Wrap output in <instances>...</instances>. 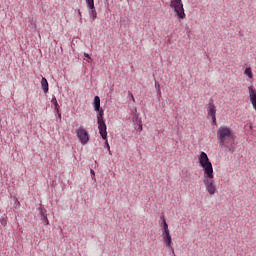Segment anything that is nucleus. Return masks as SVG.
<instances>
[{"label":"nucleus","mask_w":256,"mask_h":256,"mask_svg":"<svg viewBox=\"0 0 256 256\" xmlns=\"http://www.w3.org/2000/svg\"><path fill=\"white\" fill-rule=\"evenodd\" d=\"M198 161L200 164V167H202L204 171V179L203 183L206 187V190L208 191L209 195H215V191H217V188L215 187V184L213 182L209 181V179H213L215 176L213 175V164L209 160V156H207V153L201 152L198 156Z\"/></svg>","instance_id":"1"},{"label":"nucleus","mask_w":256,"mask_h":256,"mask_svg":"<svg viewBox=\"0 0 256 256\" xmlns=\"http://www.w3.org/2000/svg\"><path fill=\"white\" fill-rule=\"evenodd\" d=\"M94 111L97 113V124L99 129V134L101 138L105 141L104 145H106L109 153H111V146H109V141L107 140V124H105V110L101 108V98L99 96H95L93 100Z\"/></svg>","instance_id":"2"},{"label":"nucleus","mask_w":256,"mask_h":256,"mask_svg":"<svg viewBox=\"0 0 256 256\" xmlns=\"http://www.w3.org/2000/svg\"><path fill=\"white\" fill-rule=\"evenodd\" d=\"M235 137L236 136L233 133V130H231V128H229L227 126H221L217 130V139H218L221 147H223V145H225V141H227V139H232L233 141H235Z\"/></svg>","instance_id":"3"},{"label":"nucleus","mask_w":256,"mask_h":256,"mask_svg":"<svg viewBox=\"0 0 256 256\" xmlns=\"http://www.w3.org/2000/svg\"><path fill=\"white\" fill-rule=\"evenodd\" d=\"M171 9L174 10V13H176V17L178 19H185V8H183V1L182 2H170Z\"/></svg>","instance_id":"4"},{"label":"nucleus","mask_w":256,"mask_h":256,"mask_svg":"<svg viewBox=\"0 0 256 256\" xmlns=\"http://www.w3.org/2000/svg\"><path fill=\"white\" fill-rule=\"evenodd\" d=\"M76 135L82 145H87V143H89V132H87L85 128L83 127L78 128L76 130Z\"/></svg>","instance_id":"5"},{"label":"nucleus","mask_w":256,"mask_h":256,"mask_svg":"<svg viewBox=\"0 0 256 256\" xmlns=\"http://www.w3.org/2000/svg\"><path fill=\"white\" fill-rule=\"evenodd\" d=\"M163 242L166 247L171 248L172 253H175V249L171 247L173 245V239L171 238V232L168 230L166 232H162Z\"/></svg>","instance_id":"6"},{"label":"nucleus","mask_w":256,"mask_h":256,"mask_svg":"<svg viewBox=\"0 0 256 256\" xmlns=\"http://www.w3.org/2000/svg\"><path fill=\"white\" fill-rule=\"evenodd\" d=\"M132 121L135 125L136 131H143V121H141V118H139V114H134Z\"/></svg>","instance_id":"7"},{"label":"nucleus","mask_w":256,"mask_h":256,"mask_svg":"<svg viewBox=\"0 0 256 256\" xmlns=\"http://www.w3.org/2000/svg\"><path fill=\"white\" fill-rule=\"evenodd\" d=\"M207 113H208L209 117H211V118L217 117V107L215 106L213 101L209 102L208 108H207Z\"/></svg>","instance_id":"8"},{"label":"nucleus","mask_w":256,"mask_h":256,"mask_svg":"<svg viewBox=\"0 0 256 256\" xmlns=\"http://www.w3.org/2000/svg\"><path fill=\"white\" fill-rule=\"evenodd\" d=\"M38 210L40 211L39 215L41 217L43 225H49V218H47V209L40 207L38 208Z\"/></svg>","instance_id":"9"},{"label":"nucleus","mask_w":256,"mask_h":256,"mask_svg":"<svg viewBox=\"0 0 256 256\" xmlns=\"http://www.w3.org/2000/svg\"><path fill=\"white\" fill-rule=\"evenodd\" d=\"M41 87L44 93H49V82L47 81V78L42 77L41 79Z\"/></svg>","instance_id":"10"},{"label":"nucleus","mask_w":256,"mask_h":256,"mask_svg":"<svg viewBox=\"0 0 256 256\" xmlns=\"http://www.w3.org/2000/svg\"><path fill=\"white\" fill-rule=\"evenodd\" d=\"M160 219L162 220V223L160 224L162 232L169 231V224H167V220L165 219V216H160Z\"/></svg>","instance_id":"11"},{"label":"nucleus","mask_w":256,"mask_h":256,"mask_svg":"<svg viewBox=\"0 0 256 256\" xmlns=\"http://www.w3.org/2000/svg\"><path fill=\"white\" fill-rule=\"evenodd\" d=\"M88 9L92 21H95V19H97V10L95 9V6H88Z\"/></svg>","instance_id":"12"},{"label":"nucleus","mask_w":256,"mask_h":256,"mask_svg":"<svg viewBox=\"0 0 256 256\" xmlns=\"http://www.w3.org/2000/svg\"><path fill=\"white\" fill-rule=\"evenodd\" d=\"M51 103L54 105L55 111H59V109H61V107L59 106V102H57V97L52 96Z\"/></svg>","instance_id":"13"},{"label":"nucleus","mask_w":256,"mask_h":256,"mask_svg":"<svg viewBox=\"0 0 256 256\" xmlns=\"http://www.w3.org/2000/svg\"><path fill=\"white\" fill-rule=\"evenodd\" d=\"M244 75L249 77V79H253V70H251V67L245 69Z\"/></svg>","instance_id":"14"},{"label":"nucleus","mask_w":256,"mask_h":256,"mask_svg":"<svg viewBox=\"0 0 256 256\" xmlns=\"http://www.w3.org/2000/svg\"><path fill=\"white\" fill-rule=\"evenodd\" d=\"M0 223L3 227H6L7 226V215L4 214L2 216H0Z\"/></svg>","instance_id":"15"},{"label":"nucleus","mask_w":256,"mask_h":256,"mask_svg":"<svg viewBox=\"0 0 256 256\" xmlns=\"http://www.w3.org/2000/svg\"><path fill=\"white\" fill-rule=\"evenodd\" d=\"M87 7H93L95 6V0H86Z\"/></svg>","instance_id":"16"},{"label":"nucleus","mask_w":256,"mask_h":256,"mask_svg":"<svg viewBox=\"0 0 256 256\" xmlns=\"http://www.w3.org/2000/svg\"><path fill=\"white\" fill-rule=\"evenodd\" d=\"M212 125H217V116L212 117Z\"/></svg>","instance_id":"17"},{"label":"nucleus","mask_w":256,"mask_h":256,"mask_svg":"<svg viewBox=\"0 0 256 256\" xmlns=\"http://www.w3.org/2000/svg\"><path fill=\"white\" fill-rule=\"evenodd\" d=\"M59 120L61 121V109L56 110Z\"/></svg>","instance_id":"18"},{"label":"nucleus","mask_w":256,"mask_h":256,"mask_svg":"<svg viewBox=\"0 0 256 256\" xmlns=\"http://www.w3.org/2000/svg\"><path fill=\"white\" fill-rule=\"evenodd\" d=\"M84 57H86V59H91V56L87 53H84Z\"/></svg>","instance_id":"19"},{"label":"nucleus","mask_w":256,"mask_h":256,"mask_svg":"<svg viewBox=\"0 0 256 256\" xmlns=\"http://www.w3.org/2000/svg\"><path fill=\"white\" fill-rule=\"evenodd\" d=\"M182 2V0H171V3H179Z\"/></svg>","instance_id":"20"},{"label":"nucleus","mask_w":256,"mask_h":256,"mask_svg":"<svg viewBox=\"0 0 256 256\" xmlns=\"http://www.w3.org/2000/svg\"><path fill=\"white\" fill-rule=\"evenodd\" d=\"M78 15H79V17L81 19L82 15H81V10L80 9H78Z\"/></svg>","instance_id":"21"},{"label":"nucleus","mask_w":256,"mask_h":256,"mask_svg":"<svg viewBox=\"0 0 256 256\" xmlns=\"http://www.w3.org/2000/svg\"><path fill=\"white\" fill-rule=\"evenodd\" d=\"M158 93H161V86L158 84Z\"/></svg>","instance_id":"22"},{"label":"nucleus","mask_w":256,"mask_h":256,"mask_svg":"<svg viewBox=\"0 0 256 256\" xmlns=\"http://www.w3.org/2000/svg\"><path fill=\"white\" fill-rule=\"evenodd\" d=\"M91 175H95V171L94 170H91Z\"/></svg>","instance_id":"23"},{"label":"nucleus","mask_w":256,"mask_h":256,"mask_svg":"<svg viewBox=\"0 0 256 256\" xmlns=\"http://www.w3.org/2000/svg\"><path fill=\"white\" fill-rule=\"evenodd\" d=\"M229 152H230V153H233V149L229 148Z\"/></svg>","instance_id":"24"},{"label":"nucleus","mask_w":256,"mask_h":256,"mask_svg":"<svg viewBox=\"0 0 256 256\" xmlns=\"http://www.w3.org/2000/svg\"><path fill=\"white\" fill-rule=\"evenodd\" d=\"M132 100L135 101V98L132 96Z\"/></svg>","instance_id":"25"},{"label":"nucleus","mask_w":256,"mask_h":256,"mask_svg":"<svg viewBox=\"0 0 256 256\" xmlns=\"http://www.w3.org/2000/svg\"><path fill=\"white\" fill-rule=\"evenodd\" d=\"M155 87H157V83H155Z\"/></svg>","instance_id":"26"}]
</instances>
